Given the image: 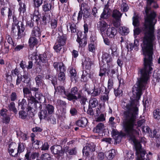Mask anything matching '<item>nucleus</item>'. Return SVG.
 <instances>
[{"instance_id":"34","label":"nucleus","mask_w":160,"mask_h":160,"mask_svg":"<svg viewBox=\"0 0 160 160\" xmlns=\"http://www.w3.org/2000/svg\"><path fill=\"white\" fill-rule=\"evenodd\" d=\"M98 101L96 98H91L89 101V105L91 107L94 108L98 105Z\"/></svg>"},{"instance_id":"8","label":"nucleus","mask_w":160,"mask_h":160,"mask_svg":"<svg viewBox=\"0 0 160 160\" xmlns=\"http://www.w3.org/2000/svg\"><path fill=\"white\" fill-rule=\"evenodd\" d=\"M108 26L107 23L103 20L100 21L98 24V29L100 30L101 33L103 38L104 36L106 35V30L107 29Z\"/></svg>"},{"instance_id":"26","label":"nucleus","mask_w":160,"mask_h":160,"mask_svg":"<svg viewBox=\"0 0 160 160\" xmlns=\"http://www.w3.org/2000/svg\"><path fill=\"white\" fill-rule=\"evenodd\" d=\"M44 109L47 112L48 111V114L50 117V115L52 114L54 112V108L52 105L48 104L46 105Z\"/></svg>"},{"instance_id":"43","label":"nucleus","mask_w":160,"mask_h":160,"mask_svg":"<svg viewBox=\"0 0 160 160\" xmlns=\"http://www.w3.org/2000/svg\"><path fill=\"white\" fill-rule=\"evenodd\" d=\"M41 160H51V155L47 153L42 154L40 157Z\"/></svg>"},{"instance_id":"14","label":"nucleus","mask_w":160,"mask_h":160,"mask_svg":"<svg viewBox=\"0 0 160 160\" xmlns=\"http://www.w3.org/2000/svg\"><path fill=\"white\" fill-rule=\"evenodd\" d=\"M25 143L21 142L18 143L17 153L14 155H12V156L14 157H18V154L23 152L24 151L25 149Z\"/></svg>"},{"instance_id":"24","label":"nucleus","mask_w":160,"mask_h":160,"mask_svg":"<svg viewBox=\"0 0 160 160\" xmlns=\"http://www.w3.org/2000/svg\"><path fill=\"white\" fill-rule=\"evenodd\" d=\"M67 30H70L71 32L74 33L76 32V25L73 23L70 22L67 24Z\"/></svg>"},{"instance_id":"52","label":"nucleus","mask_w":160,"mask_h":160,"mask_svg":"<svg viewBox=\"0 0 160 160\" xmlns=\"http://www.w3.org/2000/svg\"><path fill=\"white\" fill-rule=\"evenodd\" d=\"M23 77L24 79V80H22V81L27 83H29L30 81V78H29L28 74H25L23 76Z\"/></svg>"},{"instance_id":"27","label":"nucleus","mask_w":160,"mask_h":160,"mask_svg":"<svg viewBox=\"0 0 160 160\" xmlns=\"http://www.w3.org/2000/svg\"><path fill=\"white\" fill-rule=\"evenodd\" d=\"M92 64L91 60L89 58L86 59L84 62L83 63V64L85 68L89 70H90L91 69V66Z\"/></svg>"},{"instance_id":"49","label":"nucleus","mask_w":160,"mask_h":160,"mask_svg":"<svg viewBox=\"0 0 160 160\" xmlns=\"http://www.w3.org/2000/svg\"><path fill=\"white\" fill-rule=\"evenodd\" d=\"M62 46L61 45L56 42L53 47V48L56 52H59L62 49Z\"/></svg>"},{"instance_id":"39","label":"nucleus","mask_w":160,"mask_h":160,"mask_svg":"<svg viewBox=\"0 0 160 160\" xmlns=\"http://www.w3.org/2000/svg\"><path fill=\"white\" fill-rule=\"evenodd\" d=\"M132 24L134 26L137 27L139 25L138 17L134 14L132 18Z\"/></svg>"},{"instance_id":"32","label":"nucleus","mask_w":160,"mask_h":160,"mask_svg":"<svg viewBox=\"0 0 160 160\" xmlns=\"http://www.w3.org/2000/svg\"><path fill=\"white\" fill-rule=\"evenodd\" d=\"M119 32L122 35H127L129 32L128 28L125 27H120L119 28Z\"/></svg>"},{"instance_id":"63","label":"nucleus","mask_w":160,"mask_h":160,"mask_svg":"<svg viewBox=\"0 0 160 160\" xmlns=\"http://www.w3.org/2000/svg\"><path fill=\"white\" fill-rule=\"evenodd\" d=\"M145 122V120L144 119H141L138 120L136 124L138 127H140L144 124Z\"/></svg>"},{"instance_id":"47","label":"nucleus","mask_w":160,"mask_h":160,"mask_svg":"<svg viewBox=\"0 0 160 160\" xmlns=\"http://www.w3.org/2000/svg\"><path fill=\"white\" fill-rule=\"evenodd\" d=\"M110 48L112 51V54L114 56H117L118 53L117 52V45L115 44H112Z\"/></svg>"},{"instance_id":"3","label":"nucleus","mask_w":160,"mask_h":160,"mask_svg":"<svg viewBox=\"0 0 160 160\" xmlns=\"http://www.w3.org/2000/svg\"><path fill=\"white\" fill-rule=\"evenodd\" d=\"M20 25L15 24L14 26L13 25V27L12 28V30L13 33H15L18 32V38H20L23 37L25 34L24 32V28L22 24V23L20 22Z\"/></svg>"},{"instance_id":"51","label":"nucleus","mask_w":160,"mask_h":160,"mask_svg":"<svg viewBox=\"0 0 160 160\" xmlns=\"http://www.w3.org/2000/svg\"><path fill=\"white\" fill-rule=\"evenodd\" d=\"M50 15L46 14L43 17L42 20L43 21L45 22V23H47V22H49L50 21Z\"/></svg>"},{"instance_id":"30","label":"nucleus","mask_w":160,"mask_h":160,"mask_svg":"<svg viewBox=\"0 0 160 160\" xmlns=\"http://www.w3.org/2000/svg\"><path fill=\"white\" fill-rule=\"evenodd\" d=\"M35 81L36 85L38 87H39L43 84V81L42 78L40 75H38L35 78Z\"/></svg>"},{"instance_id":"38","label":"nucleus","mask_w":160,"mask_h":160,"mask_svg":"<svg viewBox=\"0 0 160 160\" xmlns=\"http://www.w3.org/2000/svg\"><path fill=\"white\" fill-rule=\"evenodd\" d=\"M17 147V145L16 143L12 142L10 143L9 147V152L10 154H12L14 151V150Z\"/></svg>"},{"instance_id":"18","label":"nucleus","mask_w":160,"mask_h":160,"mask_svg":"<svg viewBox=\"0 0 160 160\" xmlns=\"http://www.w3.org/2000/svg\"><path fill=\"white\" fill-rule=\"evenodd\" d=\"M116 154V151L115 149H112L105 153V155L108 159L111 160L114 157Z\"/></svg>"},{"instance_id":"46","label":"nucleus","mask_w":160,"mask_h":160,"mask_svg":"<svg viewBox=\"0 0 160 160\" xmlns=\"http://www.w3.org/2000/svg\"><path fill=\"white\" fill-rule=\"evenodd\" d=\"M19 101H20L19 100L18 103L19 107L22 109H24L27 105L26 100L25 99H23L21 102Z\"/></svg>"},{"instance_id":"4","label":"nucleus","mask_w":160,"mask_h":160,"mask_svg":"<svg viewBox=\"0 0 160 160\" xmlns=\"http://www.w3.org/2000/svg\"><path fill=\"white\" fill-rule=\"evenodd\" d=\"M122 16V14L118 10L115 9L113 11L112 16L115 19V21H113V24L115 27L120 25V18Z\"/></svg>"},{"instance_id":"40","label":"nucleus","mask_w":160,"mask_h":160,"mask_svg":"<svg viewBox=\"0 0 160 160\" xmlns=\"http://www.w3.org/2000/svg\"><path fill=\"white\" fill-rule=\"evenodd\" d=\"M93 90V92L92 93V96H97L100 93V90L98 86L97 87L94 86Z\"/></svg>"},{"instance_id":"19","label":"nucleus","mask_w":160,"mask_h":160,"mask_svg":"<svg viewBox=\"0 0 160 160\" xmlns=\"http://www.w3.org/2000/svg\"><path fill=\"white\" fill-rule=\"evenodd\" d=\"M67 38L65 35L60 36L58 37L56 42L61 45L64 46L66 42Z\"/></svg>"},{"instance_id":"64","label":"nucleus","mask_w":160,"mask_h":160,"mask_svg":"<svg viewBox=\"0 0 160 160\" xmlns=\"http://www.w3.org/2000/svg\"><path fill=\"white\" fill-rule=\"evenodd\" d=\"M88 50L90 52H92L95 51V48L94 44H90L88 45Z\"/></svg>"},{"instance_id":"15","label":"nucleus","mask_w":160,"mask_h":160,"mask_svg":"<svg viewBox=\"0 0 160 160\" xmlns=\"http://www.w3.org/2000/svg\"><path fill=\"white\" fill-rule=\"evenodd\" d=\"M38 115L40 119H48L49 116L47 112L44 109L40 111L38 113Z\"/></svg>"},{"instance_id":"37","label":"nucleus","mask_w":160,"mask_h":160,"mask_svg":"<svg viewBox=\"0 0 160 160\" xmlns=\"http://www.w3.org/2000/svg\"><path fill=\"white\" fill-rule=\"evenodd\" d=\"M50 24L51 27L52 29L56 28L58 25V19L55 18L52 19Z\"/></svg>"},{"instance_id":"54","label":"nucleus","mask_w":160,"mask_h":160,"mask_svg":"<svg viewBox=\"0 0 160 160\" xmlns=\"http://www.w3.org/2000/svg\"><path fill=\"white\" fill-rule=\"evenodd\" d=\"M105 118L103 114H101L100 116L96 119V121L97 122H103L105 120Z\"/></svg>"},{"instance_id":"7","label":"nucleus","mask_w":160,"mask_h":160,"mask_svg":"<svg viewBox=\"0 0 160 160\" xmlns=\"http://www.w3.org/2000/svg\"><path fill=\"white\" fill-rule=\"evenodd\" d=\"M52 152L57 155L59 158L63 155L64 152L62 150V147L60 145H54L51 147Z\"/></svg>"},{"instance_id":"42","label":"nucleus","mask_w":160,"mask_h":160,"mask_svg":"<svg viewBox=\"0 0 160 160\" xmlns=\"http://www.w3.org/2000/svg\"><path fill=\"white\" fill-rule=\"evenodd\" d=\"M9 109L10 111H12L15 113H17L18 111L15 107V104L14 102H11L8 106Z\"/></svg>"},{"instance_id":"31","label":"nucleus","mask_w":160,"mask_h":160,"mask_svg":"<svg viewBox=\"0 0 160 160\" xmlns=\"http://www.w3.org/2000/svg\"><path fill=\"white\" fill-rule=\"evenodd\" d=\"M110 9H104L100 16V18L103 19H105L108 18L110 15Z\"/></svg>"},{"instance_id":"17","label":"nucleus","mask_w":160,"mask_h":160,"mask_svg":"<svg viewBox=\"0 0 160 160\" xmlns=\"http://www.w3.org/2000/svg\"><path fill=\"white\" fill-rule=\"evenodd\" d=\"M38 61L42 66V65H43V64H42V63H47V58L46 54L43 53V54L40 55L38 56Z\"/></svg>"},{"instance_id":"21","label":"nucleus","mask_w":160,"mask_h":160,"mask_svg":"<svg viewBox=\"0 0 160 160\" xmlns=\"http://www.w3.org/2000/svg\"><path fill=\"white\" fill-rule=\"evenodd\" d=\"M104 126L102 123H99L95 128L93 131L95 133H100L102 132L104 129Z\"/></svg>"},{"instance_id":"35","label":"nucleus","mask_w":160,"mask_h":160,"mask_svg":"<svg viewBox=\"0 0 160 160\" xmlns=\"http://www.w3.org/2000/svg\"><path fill=\"white\" fill-rule=\"evenodd\" d=\"M110 68H111V69H110L109 71V75L111 77H113V74H115L118 72V67L114 66H112V65Z\"/></svg>"},{"instance_id":"1","label":"nucleus","mask_w":160,"mask_h":160,"mask_svg":"<svg viewBox=\"0 0 160 160\" xmlns=\"http://www.w3.org/2000/svg\"><path fill=\"white\" fill-rule=\"evenodd\" d=\"M126 108L123 112V128L126 134L129 137L135 145L137 156L136 160L138 158L142 160H150L148 155H146V158L144 157L146 152L142 148L140 142L135 137V135H139V132L134 129L136 120L138 117V106H126Z\"/></svg>"},{"instance_id":"20","label":"nucleus","mask_w":160,"mask_h":160,"mask_svg":"<svg viewBox=\"0 0 160 160\" xmlns=\"http://www.w3.org/2000/svg\"><path fill=\"white\" fill-rule=\"evenodd\" d=\"M55 94H58L62 95H67V92L65 91L64 88L62 86L58 87L57 88H55Z\"/></svg>"},{"instance_id":"28","label":"nucleus","mask_w":160,"mask_h":160,"mask_svg":"<svg viewBox=\"0 0 160 160\" xmlns=\"http://www.w3.org/2000/svg\"><path fill=\"white\" fill-rule=\"evenodd\" d=\"M77 41L79 43V46L81 47L85 46L87 44V40L86 37H83L82 38H77Z\"/></svg>"},{"instance_id":"41","label":"nucleus","mask_w":160,"mask_h":160,"mask_svg":"<svg viewBox=\"0 0 160 160\" xmlns=\"http://www.w3.org/2000/svg\"><path fill=\"white\" fill-rule=\"evenodd\" d=\"M19 3L20 6L19 11L20 13H23L26 11V5L24 3H22L21 2H19Z\"/></svg>"},{"instance_id":"6","label":"nucleus","mask_w":160,"mask_h":160,"mask_svg":"<svg viewBox=\"0 0 160 160\" xmlns=\"http://www.w3.org/2000/svg\"><path fill=\"white\" fill-rule=\"evenodd\" d=\"M28 101V111L31 110L32 109H37L38 106H39L40 109L41 108V104L38 103V101H36L34 98H32Z\"/></svg>"},{"instance_id":"12","label":"nucleus","mask_w":160,"mask_h":160,"mask_svg":"<svg viewBox=\"0 0 160 160\" xmlns=\"http://www.w3.org/2000/svg\"><path fill=\"white\" fill-rule=\"evenodd\" d=\"M88 72L87 71H86L83 72L81 78L82 81L87 82L89 78H92L93 73V72L92 73V72Z\"/></svg>"},{"instance_id":"59","label":"nucleus","mask_w":160,"mask_h":160,"mask_svg":"<svg viewBox=\"0 0 160 160\" xmlns=\"http://www.w3.org/2000/svg\"><path fill=\"white\" fill-rule=\"evenodd\" d=\"M33 1L35 7L37 8L39 7L42 3V0H33Z\"/></svg>"},{"instance_id":"11","label":"nucleus","mask_w":160,"mask_h":160,"mask_svg":"<svg viewBox=\"0 0 160 160\" xmlns=\"http://www.w3.org/2000/svg\"><path fill=\"white\" fill-rule=\"evenodd\" d=\"M117 32V29L112 27H109L108 28L106 31V34L109 38H112L116 35Z\"/></svg>"},{"instance_id":"16","label":"nucleus","mask_w":160,"mask_h":160,"mask_svg":"<svg viewBox=\"0 0 160 160\" xmlns=\"http://www.w3.org/2000/svg\"><path fill=\"white\" fill-rule=\"evenodd\" d=\"M31 91L27 88H24L23 89L24 97L26 98L28 100L32 98H34L32 96Z\"/></svg>"},{"instance_id":"50","label":"nucleus","mask_w":160,"mask_h":160,"mask_svg":"<svg viewBox=\"0 0 160 160\" xmlns=\"http://www.w3.org/2000/svg\"><path fill=\"white\" fill-rule=\"evenodd\" d=\"M19 117L22 119H25L27 116V114L23 111H19Z\"/></svg>"},{"instance_id":"56","label":"nucleus","mask_w":160,"mask_h":160,"mask_svg":"<svg viewBox=\"0 0 160 160\" xmlns=\"http://www.w3.org/2000/svg\"><path fill=\"white\" fill-rule=\"evenodd\" d=\"M106 70L105 68H104L103 66L101 67L99 75L100 76H103L105 75L106 74Z\"/></svg>"},{"instance_id":"2","label":"nucleus","mask_w":160,"mask_h":160,"mask_svg":"<svg viewBox=\"0 0 160 160\" xmlns=\"http://www.w3.org/2000/svg\"><path fill=\"white\" fill-rule=\"evenodd\" d=\"M154 0H147V6L145 12L147 17L144 24V36L142 44V50L144 57H152L153 49L156 44L154 34V26L156 23V14L154 12L149 13L150 6Z\"/></svg>"},{"instance_id":"9","label":"nucleus","mask_w":160,"mask_h":160,"mask_svg":"<svg viewBox=\"0 0 160 160\" xmlns=\"http://www.w3.org/2000/svg\"><path fill=\"white\" fill-rule=\"evenodd\" d=\"M95 145L93 144H88L86 146L83 148L82 152L83 155L88 156L89 155L90 152L95 150Z\"/></svg>"},{"instance_id":"10","label":"nucleus","mask_w":160,"mask_h":160,"mask_svg":"<svg viewBox=\"0 0 160 160\" xmlns=\"http://www.w3.org/2000/svg\"><path fill=\"white\" fill-rule=\"evenodd\" d=\"M102 61L104 62H106L110 68L112 65V59L111 56L108 53L104 52L102 55Z\"/></svg>"},{"instance_id":"48","label":"nucleus","mask_w":160,"mask_h":160,"mask_svg":"<svg viewBox=\"0 0 160 160\" xmlns=\"http://www.w3.org/2000/svg\"><path fill=\"white\" fill-rule=\"evenodd\" d=\"M129 9L128 5L124 2H123L121 5V11L126 12H127Z\"/></svg>"},{"instance_id":"44","label":"nucleus","mask_w":160,"mask_h":160,"mask_svg":"<svg viewBox=\"0 0 160 160\" xmlns=\"http://www.w3.org/2000/svg\"><path fill=\"white\" fill-rule=\"evenodd\" d=\"M153 115L155 119H160V109H157L153 112Z\"/></svg>"},{"instance_id":"60","label":"nucleus","mask_w":160,"mask_h":160,"mask_svg":"<svg viewBox=\"0 0 160 160\" xmlns=\"http://www.w3.org/2000/svg\"><path fill=\"white\" fill-rule=\"evenodd\" d=\"M58 68L60 72H64L66 70V68H65L63 64L61 62H59V66Z\"/></svg>"},{"instance_id":"23","label":"nucleus","mask_w":160,"mask_h":160,"mask_svg":"<svg viewBox=\"0 0 160 160\" xmlns=\"http://www.w3.org/2000/svg\"><path fill=\"white\" fill-rule=\"evenodd\" d=\"M38 39L34 37L30 36L28 41L29 46L31 47H33L36 45L38 42Z\"/></svg>"},{"instance_id":"62","label":"nucleus","mask_w":160,"mask_h":160,"mask_svg":"<svg viewBox=\"0 0 160 160\" xmlns=\"http://www.w3.org/2000/svg\"><path fill=\"white\" fill-rule=\"evenodd\" d=\"M113 85V80L112 78L109 79L108 82V88L110 89L112 88Z\"/></svg>"},{"instance_id":"33","label":"nucleus","mask_w":160,"mask_h":160,"mask_svg":"<svg viewBox=\"0 0 160 160\" xmlns=\"http://www.w3.org/2000/svg\"><path fill=\"white\" fill-rule=\"evenodd\" d=\"M139 46V41L138 40H135L134 43H131L129 44L130 48L131 50L134 49L137 51Z\"/></svg>"},{"instance_id":"45","label":"nucleus","mask_w":160,"mask_h":160,"mask_svg":"<svg viewBox=\"0 0 160 160\" xmlns=\"http://www.w3.org/2000/svg\"><path fill=\"white\" fill-rule=\"evenodd\" d=\"M51 7L52 5L51 4L46 3H44L42 6L43 10L44 12L48 11L51 9Z\"/></svg>"},{"instance_id":"25","label":"nucleus","mask_w":160,"mask_h":160,"mask_svg":"<svg viewBox=\"0 0 160 160\" xmlns=\"http://www.w3.org/2000/svg\"><path fill=\"white\" fill-rule=\"evenodd\" d=\"M38 57H39L38 56L36 55L35 53H33L31 54H30L29 55V59H31L32 60H35L36 61L37 64L39 65V68L41 69L42 66L38 61Z\"/></svg>"},{"instance_id":"5","label":"nucleus","mask_w":160,"mask_h":160,"mask_svg":"<svg viewBox=\"0 0 160 160\" xmlns=\"http://www.w3.org/2000/svg\"><path fill=\"white\" fill-rule=\"evenodd\" d=\"M68 98L69 100L73 99H77L78 98L80 97V94L78 91V88L76 87L72 88L71 92L69 93H67Z\"/></svg>"},{"instance_id":"29","label":"nucleus","mask_w":160,"mask_h":160,"mask_svg":"<svg viewBox=\"0 0 160 160\" xmlns=\"http://www.w3.org/2000/svg\"><path fill=\"white\" fill-rule=\"evenodd\" d=\"M40 15L38 10H35L31 18L33 21L38 22L39 20Z\"/></svg>"},{"instance_id":"13","label":"nucleus","mask_w":160,"mask_h":160,"mask_svg":"<svg viewBox=\"0 0 160 160\" xmlns=\"http://www.w3.org/2000/svg\"><path fill=\"white\" fill-rule=\"evenodd\" d=\"M41 35V32L39 28L38 27L34 28L32 30L31 36L39 39Z\"/></svg>"},{"instance_id":"22","label":"nucleus","mask_w":160,"mask_h":160,"mask_svg":"<svg viewBox=\"0 0 160 160\" xmlns=\"http://www.w3.org/2000/svg\"><path fill=\"white\" fill-rule=\"evenodd\" d=\"M88 123L87 120L84 118H82L80 120L76 122L77 125L82 128L86 126Z\"/></svg>"},{"instance_id":"55","label":"nucleus","mask_w":160,"mask_h":160,"mask_svg":"<svg viewBox=\"0 0 160 160\" xmlns=\"http://www.w3.org/2000/svg\"><path fill=\"white\" fill-rule=\"evenodd\" d=\"M58 78L59 80L63 81L65 80V75L63 72H60L58 75Z\"/></svg>"},{"instance_id":"53","label":"nucleus","mask_w":160,"mask_h":160,"mask_svg":"<svg viewBox=\"0 0 160 160\" xmlns=\"http://www.w3.org/2000/svg\"><path fill=\"white\" fill-rule=\"evenodd\" d=\"M8 18L10 19L11 18L14 16V11L12 9H11L10 8H8Z\"/></svg>"},{"instance_id":"36","label":"nucleus","mask_w":160,"mask_h":160,"mask_svg":"<svg viewBox=\"0 0 160 160\" xmlns=\"http://www.w3.org/2000/svg\"><path fill=\"white\" fill-rule=\"evenodd\" d=\"M34 98L37 101L38 100L41 101L44 98L42 94L40 92H37L35 94Z\"/></svg>"},{"instance_id":"61","label":"nucleus","mask_w":160,"mask_h":160,"mask_svg":"<svg viewBox=\"0 0 160 160\" xmlns=\"http://www.w3.org/2000/svg\"><path fill=\"white\" fill-rule=\"evenodd\" d=\"M3 123L7 124L9 123L10 118L8 115H7L3 118Z\"/></svg>"},{"instance_id":"58","label":"nucleus","mask_w":160,"mask_h":160,"mask_svg":"<svg viewBox=\"0 0 160 160\" xmlns=\"http://www.w3.org/2000/svg\"><path fill=\"white\" fill-rule=\"evenodd\" d=\"M122 135L120 133L113 137L115 141L117 142H119L121 141L122 138Z\"/></svg>"},{"instance_id":"57","label":"nucleus","mask_w":160,"mask_h":160,"mask_svg":"<svg viewBox=\"0 0 160 160\" xmlns=\"http://www.w3.org/2000/svg\"><path fill=\"white\" fill-rule=\"evenodd\" d=\"M69 72L71 74V77L72 78H74L76 75V70L73 68L70 69Z\"/></svg>"}]
</instances>
